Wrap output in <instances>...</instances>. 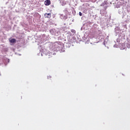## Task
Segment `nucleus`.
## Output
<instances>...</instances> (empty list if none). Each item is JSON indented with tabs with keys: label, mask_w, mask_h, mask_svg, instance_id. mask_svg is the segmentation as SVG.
Here are the masks:
<instances>
[{
	"label": "nucleus",
	"mask_w": 130,
	"mask_h": 130,
	"mask_svg": "<svg viewBox=\"0 0 130 130\" xmlns=\"http://www.w3.org/2000/svg\"><path fill=\"white\" fill-rule=\"evenodd\" d=\"M107 9V7H106V9Z\"/></svg>",
	"instance_id": "8"
},
{
	"label": "nucleus",
	"mask_w": 130,
	"mask_h": 130,
	"mask_svg": "<svg viewBox=\"0 0 130 130\" xmlns=\"http://www.w3.org/2000/svg\"><path fill=\"white\" fill-rule=\"evenodd\" d=\"M44 16L45 18H48V19H50V18H51V13H45Z\"/></svg>",
	"instance_id": "1"
},
{
	"label": "nucleus",
	"mask_w": 130,
	"mask_h": 130,
	"mask_svg": "<svg viewBox=\"0 0 130 130\" xmlns=\"http://www.w3.org/2000/svg\"><path fill=\"white\" fill-rule=\"evenodd\" d=\"M79 15L81 16H83V14L81 12H79Z\"/></svg>",
	"instance_id": "5"
},
{
	"label": "nucleus",
	"mask_w": 130,
	"mask_h": 130,
	"mask_svg": "<svg viewBox=\"0 0 130 130\" xmlns=\"http://www.w3.org/2000/svg\"><path fill=\"white\" fill-rule=\"evenodd\" d=\"M105 5H107V1H104V3H103L101 5V7H104V6H105Z\"/></svg>",
	"instance_id": "3"
},
{
	"label": "nucleus",
	"mask_w": 130,
	"mask_h": 130,
	"mask_svg": "<svg viewBox=\"0 0 130 130\" xmlns=\"http://www.w3.org/2000/svg\"><path fill=\"white\" fill-rule=\"evenodd\" d=\"M50 78H51V76H49L48 77V79H50Z\"/></svg>",
	"instance_id": "6"
},
{
	"label": "nucleus",
	"mask_w": 130,
	"mask_h": 130,
	"mask_svg": "<svg viewBox=\"0 0 130 130\" xmlns=\"http://www.w3.org/2000/svg\"><path fill=\"white\" fill-rule=\"evenodd\" d=\"M92 37H94V36H93Z\"/></svg>",
	"instance_id": "9"
},
{
	"label": "nucleus",
	"mask_w": 130,
	"mask_h": 130,
	"mask_svg": "<svg viewBox=\"0 0 130 130\" xmlns=\"http://www.w3.org/2000/svg\"><path fill=\"white\" fill-rule=\"evenodd\" d=\"M51 4L50 0H46L45 1V6H49Z\"/></svg>",
	"instance_id": "2"
},
{
	"label": "nucleus",
	"mask_w": 130,
	"mask_h": 130,
	"mask_svg": "<svg viewBox=\"0 0 130 130\" xmlns=\"http://www.w3.org/2000/svg\"><path fill=\"white\" fill-rule=\"evenodd\" d=\"M10 42L11 43H15V42H16V40L15 39H12L10 40Z\"/></svg>",
	"instance_id": "4"
},
{
	"label": "nucleus",
	"mask_w": 130,
	"mask_h": 130,
	"mask_svg": "<svg viewBox=\"0 0 130 130\" xmlns=\"http://www.w3.org/2000/svg\"><path fill=\"white\" fill-rule=\"evenodd\" d=\"M90 36H92V32H90Z\"/></svg>",
	"instance_id": "7"
}]
</instances>
